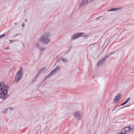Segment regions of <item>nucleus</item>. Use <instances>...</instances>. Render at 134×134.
Returning a JSON list of instances; mask_svg holds the SVG:
<instances>
[{
	"label": "nucleus",
	"instance_id": "nucleus-1",
	"mask_svg": "<svg viewBox=\"0 0 134 134\" xmlns=\"http://www.w3.org/2000/svg\"><path fill=\"white\" fill-rule=\"evenodd\" d=\"M9 90V86H7L6 87L0 88V98L2 99H6L8 97L7 94L8 91Z\"/></svg>",
	"mask_w": 134,
	"mask_h": 134
},
{
	"label": "nucleus",
	"instance_id": "nucleus-2",
	"mask_svg": "<svg viewBox=\"0 0 134 134\" xmlns=\"http://www.w3.org/2000/svg\"><path fill=\"white\" fill-rule=\"evenodd\" d=\"M50 36L49 33H45L40 38V41L42 42L43 44H47L50 42V40L49 39Z\"/></svg>",
	"mask_w": 134,
	"mask_h": 134
},
{
	"label": "nucleus",
	"instance_id": "nucleus-3",
	"mask_svg": "<svg viewBox=\"0 0 134 134\" xmlns=\"http://www.w3.org/2000/svg\"><path fill=\"white\" fill-rule=\"evenodd\" d=\"M88 4L87 0H82L79 4L78 8L79 9H81L83 8L84 5H87Z\"/></svg>",
	"mask_w": 134,
	"mask_h": 134
},
{
	"label": "nucleus",
	"instance_id": "nucleus-4",
	"mask_svg": "<svg viewBox=\"0 0 134 134\" xmlns=\"http://www.w3.org/2000/svg\"><path fill=\"white\" fill-rule=\"evenodd\" d=\"M74 116L76 119L80 120L81 119L82 115L80 112L78 111L75 112Z\"/></svg>",
	"mask_w": 134,
	"mask_h": 134
},
{
	"label": "nucleus",
	"instance_id": "nucleus-5",
	"mask_svg": "<svg viewBox=\"0 0 134 134\" xmlns=\"http://www.w3.org/2000/svg\"><path fill=\"white\" fill-rule=\"evenodd\" d=\"M22 76V74L21 73H20V75L17 74L14 79V82H18L19 80L21 79Z\"/></svg>",
	"mask_w": 134,
	"mask_h": 134
},
{
	"label": "nucleus",
	"instance_id": "nucleus-6",
	"mask_svg": "<svg viewBox=\"0 0 134 134\" xmlns=\"http://www.w3.org/2000/svg\"><path fill=\"white\" fill-rule=\"evenodd\" d=\"M107 60V59L105 58H103L101 59L98 62L97 65L98 66H100L101 64H104V63Z\"/></svg>",
	"mask_w": 134,
	"mask_h": 134
},
{
	"label": "nucleus",
	"instance_id": "nucleus-7",
	"mask_svg": "<svg viewBox=\"0 0 134 134\" xmlns=\"http://www.w3.org/2000/svg\"><path fill=\"white\" fill-rule=\"evenodd\" d=\"M121 96V94L120 93H119L114 98V100L115 101V100H116V102H114L116 103L119 101L121 98V97H120Z\"/></svg>",
	"mask_w": 134,
	"mask_h": 134
},
{
	"label": "nucleus",
	"instance_id": "nucleus-8",
	"mask_svg": "<svg viewBox=\"0 0 134 134\" xmlns=\"http://www.w3.org/2000/svg\"><path fill=\"white\" fill-rule=\"evenodd\" d=\"M78 34H79V37H87L88 36V34H85V33L82 32L78 33Z\"/></svg>",
	"mask_w": 134,
	"mask_h": 134
},
{
	"label": "nucleus",
	"instance_id": "nucleus-9",
	"mask_svg": "<svg viewBox=\"0 0 134 134\" xmlns=\"http://www.w3.org/2000/svg\"><path fill=\"white\" fill-rule=\"evenodd\" d=\"M60 68V67L59 66H57L55 69H54L52 71H53V72L55 74L57 71H58Z\"/></svg>",
	"mask_w": 134,
	"mask_h": 134
},
{
	"label": "nucleus",
	"instance_id": "nucleus-10",
	"mask_svg": "<svg viewBox=\"0 0 134 134\" xmlns=\"http://www.w3.org/2000/svg\"><path fill=\"white\" fill-rule=\"evenodd\" d=\"M78 33L75 34L73 35L72 36V38L74 40L76 39L77 38L79 37Z\"/></svg>",
	"mask_w": 134,
	"mask_h": 134
},
{
	"label": "nucleus",
	"instance_id": "nucleus-11",
	"mask_svg": "<svg viewBox=\"0 0 134 134\" xmlns=\"http://www.w3.org/2000/svg\"><path fill=\"white\" fill-rule=\"evenodd\" d=\"M5 85L4 84V82H2L0 83V88L1 87L2 88H5L6 87Z\"/></svg>",
	"mask_w": 134,
	"mask_h": 134
},
{
	"label": "nucleus",
	"instance_id": "nucleus-12",
	"mask_svg": "<svg viewBox=\"0 0 134 134\" xmlns=\"http://www.w3.org/2000/svg\"><path fill=\"white\" fill-rule=\"evenodd\" d=\"M53 71H52L45 78V79H46L47 78H50L51 76L53 75L54 74L53 72Z\"/></svg>",
	"mask_w": 134,
	"mask_h": 134
},
{
	"label": "nucleus",
	"instance_id": "nucleus-13",
	"mask_svg": "<svg viewBox=\"0 0 134 134\" xmlns=\"http://www.w3.org/2000/svg\"><path fill=\"white\" fill-rule=\"evenodd\" d=\"M46 48L44 46H40L39 47V49L41 51H43L45 50Z\"/></svg>",
	"mask_w": 134,
	"mask_h": 134
},
{
	"label": "nucleus",
	"instance_id": "nucleus-14",
	"mask_svg": "<svg viewBox=\"0 0 134 134\" xmlns=\"http://www.w3.org/2000/svg\"><path fill=\"white\" fill-rule=\"evenodd\" d=\"M23 69L21 67H20V70L18 72L17 74H19L20 75V73L21 74L23 75Z\"/></svg>",
	"mask_w": 134,
	"mask_h": 134
},
{
	"label": "nucleus",
	"instance_id": "nucleus-15",
	"mask_svg": "<svg viewBox=\"0 0 134 134\" xmlns=\"http://www.w3.org/2000/svg\"><path fill=\"white\" fill-rule=\"evenodd\" d=\"M47 70L46 68L45 67L43 68L42 69H41L40 72H44Z\"/></svg>",
	"mask_w": 134,
	"mask_h": 134
},
{
	"label": "nucleus",
	"instance_id": "nucleus-16",
	"mask_svg": "<svg viewBox=\"0 0 134 134\" xmlns=\"http://www.w3.org/2000/svg\"><path fill=\"white\" fill-rule=\"evenodd\" d=\"M118 9H119V8H112V9H110L109 10H108L107 11H114L115 10H117Z\"/></svg>",
	"mask_w": 134,
	"mask_h": 134
},
{
	"label": "nucleus",
	"instance_id": "nucleus-17",
	"mask_svg": "<svg viewBox=\"0 0 134 134\" xmlns=\"http://www.w3.org/2000/svg\"><path fill=\"white\" fill-rule=\"evenodd\" d=\"M125 130L123 129L122 131L118 134H125L126 133Z\"/></svg>",
	"mask_w": 134,
	"mask_h": 134
},
{
	"label": "nucleus",
	"instance_id": "nucleus-18",
	"mask_svg": "<svg viewBox=\"0 0 134 134\" xmlns=\"http://www.w3.org/2000/svg\"><path fill=\"white\" fill-rule=\"evenodd\" d=\"M124 129V130H125V132H126L129 130L130 128L128 127H125Z\"/></svg>",
	"mask_w": 134,
	"mask_h": 134
},
{
	"label": "nucleus",
	"instance_id": "nucleus-19",
	"mask_svg": "<svg viewBox=\"0 0 134 134\" xmlns=\"http://www.w3.org/2000/svg\"><path fill=\"white\" fill-rule=\"evenodd\" d=\"M62 61L63 62L66 63L68 61V59H65L64 58H62Z\"/></svg>",
	"mask_w": 134,
	"mask_h": 134
},
{
	"label": "nucleus",
	"instance_id": "nucleus-20",
	"mask_svg": "<svg viewBox=\"0 0 134 134\" xmlns=\"http://www.w3.org/2000/svg\"><path fill=\"white\" fill-rule=\"evenodd\" d=\"M95 1V0H87V1L88 2V4H89Z\"/></svg>",
	"mask_w": 134,
	"mask_h": 134
},
{
	"label": "nucleus",
	"instance_id": "nucleus-21",
	"mask_svg": "<svg viewBox=\"0 0 134 134\" xmlns=\"http://www.w3.org/2000/svg\"><path fill=\"white\" fill-rule=\"evenodd\" d=\"M40 46V44L38 43H37L35 45V47L37 48H38L40 47L39 46Z\"/></svg>",
	"mask_w": 134,
	"mask_h": 134
},
{
	"label": "nucleus",
	"instance_id": "nucleus-22",
	"mask_svg": "<svg viewBox=\"0 0 134 134\" xmlns=\"http://www.w3.org/2000/svg\"><path fill=\"white\" fill-rule=\"evenodd\" d=\"M130 128V129L129 130L131 131H132L134 130V128H131L130 127H129Z\"/></svg>",
	"mask_w": 134,
	"mask_h": 134
},
{
	"label": "nucleus",
	"instance_id": "nucleus-23",
	"mask_svg": "<svg viewBox=\"0 0 134 134\" xmlns=\"http://www.w3.org/2000/svg\"><path fill=\"white\" fill-rule=\"evenodd\" d=\"M8 109V108L7 109H5V110H4L3 111V112L5 113L7 112V110Z\"/></svg>",
	"mask_w": 134,
	"mask_h": 134
},
{
	"label": "nucleus",
	"instance_id": "nucleus-24",
	"mask_svg": "<svg viewBox=\"0 0 134 134\" xmlns=\"http://www.w3.org/2000/svg\"><path fill=\"white\" fill-rule=\"evenodd\" d=\"M36 80V77H34L33 79V82H34Z\"/></svg>",
	"mask_w": 134,
	"mask_h": 134
},
{
	"label": "nucleus",
	"instance_id": "nucleus-25",
	"mask_svg": "<svg viewBox=\"0 0 134 134\" xmlns=\"http://www.w3.org/2000/svg\"><path fill=\"white\" fill-rule=\"evenodd\" d=\"M130 98H129L128 99H127L125 102L126 104L128 102L129 100L130 99Z\"/></svg>",
	"mask_w": 134,
	"mask_h": 134
},
{
	"label": "nucleus",
	"instance_id": "nucleus-26",
	"mask_svg": "<svg viewBox=\"0 0 134 134\" xmlns=\"http://www.w3.org/2000/svg\"><path fill=\"white\" fill-rule=\"evenodd\" d=\"M126 104V103H125V102H124V103H122V104H121V105L120 106H122V105H125Z\"/></svg>",
	"mask_w": 134,
	"mask_h": 134
},
{
	"label": "nucleus",
	"instance_id": "nucleus-27",
	"mask_svg": "<svg viewBox=\"0 0 134 134\" xmlns=\"http://www.w3.org/2000/svg\"><path fill=\"white\" fill-rule=\"evenodd\" d=\"M109 57L108 56V55H107V56H105L104 57V58H105L106 59H107V58Z\"/></svg>",
	"mask_w": 134,
	"mask_h": 134
},
{
	"label": "nucleus",
	"instance_id": "nucleus-28",
	"mask_svg": "<svg viewBox=\"0 0 134 134\" xmlns=\"http://www.w3.org/2000/svg\"><path fill=\"white\" fill-rule=\"evenodd\" d=\"M22 26L23 27H24V26H25V24H24V23H23V24H22Z\"/></svg>",
	"mask_w": 134,
	"mask_h": 134
},
{
	"label": "nucleus",
	"instance_id": "nucleus-29",
	"mask_svg": "<svg viewBox=\"0 0 134 134\" xmlns=\"http://www.w3.org/2000/svg\"><path fill=\"white\" fill-rule=\"evenodd\" d=\"M110 55H113L114 54V52H112L111 53H110Z\"/></svg>",
	"mask_w": 134,
	"mask_h": 134
},
{
	"label": "nucleus",
	"instance_id": "nucleus-30",
	"mask_svg": "<svg viewBox=\"0 0 134 134\" xmlns=\"http://www.w3.org/2000/svg\"><path fill=\"white\" fill-rule=\"evenodd\" d=\"M62 58H59L58 59V61H60L61 60H62Z\"/></svg>",
	"mask_w": 134,
	"mask_h": 134
},
{
	"label": "nucleus",
	"instance_id": "nucleus-31",
	"mask_svg": "<svg viewBox=\"0 0 134 134\" xmlns=\"http://www.w3.org/2000/svg\"><path fill=\"white\" fill-rule=\"evenodd\" d=\"M2 36V37H3L5 36V34H3L2 35H1Z\"/></svg>",
	"mask_w": 134,
	"mask_h": 134
},
{
	"label": "nucleus",
	"instance_id": "nucleus-32",
	"mask_svg": "<svg viewBox=\"0 0 134 134\" xmlns=\"http://www.w3.org/2000/svg\"><path fill=\"white\" fill-rule=\"evenodd\" d=\"M107 55H108L109 57V56L111 55H110V53L108 54Z\"/></svg>",
	"mask_w": 134,
	"mask_h": 134
},
{
	"label": "nucleus",
	"instance_id": "nucleus-33",
	"mask_svg": "<svg viewBox=\"0 0 134 134\" xmlns=\"http://www.w3.org/2000/svg\"><path fill=\"white\" fill-rule=\"evenodd\" d=\"M40 73V72L36 76V77H38V75L39 74V73Z\"/></svg>",
	"mask_w": 134,
	"mask_h": 134
},
{
	"label": "nucleus",
	"instance_id": "nucleus-34",
	"mask_svg": "<svg viewBox=\"0 0 134 134\" xmlns=\"http://www.w3.org/2000/svg\"><path fill=\"white\" fill-rule=\"evenodd\" d=\"M9 41L11 42V43H9V44H10L11 43H13V41H12V40H9Z\"/></svg>",
	"mask_w": 134,
	"mask_h": 134
},
{
	"label": "nucleus",
	"instance_id": "nucleus-35",
	"mask_svg": "<svg viewBox=\"0 0 134 134\" xmlns=\"http://www.w3.org/2000/svg\"><path fill=\"white\" fill-rule=\"evenodd\" d=\"M101 17V16L99 17H98V18H96V20H98V19H99Z\"/></svg>",
	"mask_w": 134,
	"mask_h": 134
},
{
	"label": "nucleus",
	"instance_id": "nucleus-36",
	"mask_svg": "<svg viewBox=\"0 0 134 134\" xmlns=\"http://www.w3.org/2000/svg\"><path fill=\"white\" fill-rule=\"evenodd\" d=\"M10 109L11 110H13V108H10Z\"/></svg>",
	"mask_w": 134,
	"mask_h": 134
},
{
	"label": "nucleus",
	"instance_id": "nucleus-37",
	"mask_svg": "<svg viewBox=\"0 0 134 134\" xmlns=\"http://www.w3.org/2000/svg\"><path fill=\"white\" fill-rule=\"evenodd\" d=\"M27 21V19H25V21L26 22Z\"/></svg>",
	"mask_w": 134,
	"mask_h": 134
},
{
	"label": "nucleus",
	"instance_id": "nucleus-38",
	"mask_svg": "<svg viewBox=\"0 0 134 134\" xmlns=\"http://www.w3.org/2000/svg\"><path fill=\"white\" fill-rule=\"evenodd\" d=\"M2 36L1 35V36H0V39L1 38H2Z\"/></svg>",
	"mask_w": 134,
	"mask_h": 134
},
{
	"label": "nucleus",
	"instance_id": "nucleus-39",
	"mask_svg": "<svg viewBox=\"0 0 134 134\" xmlns=\"http://www.w3.org/2000/svg\"><path fill=\"white\" fill-rule=\"evenodd\" d=\"M72 46H71L70 47V48H72Z\"/></svg>",
	"mask_w": 134,
	"mask_h": 134
},
{
	"label": "nucleus",
	"instance_id": "nucleus-40",
	"mask_svg": "<svg viewBox=\"0 0 134 134\" xmlns=\"http://www.w3.org/2000/svg\"><path fill=\"white\" fill-rule=\"evenodd\" d=\"M122 107L121 108H120V109H122V108H124V107Z\"/></svg>",
	"mask_w": 134,
	"mask_h": 134
},
{
	"label": "nucleus",
	"instance_id": "nucleus-41",
	"mask_svg": "<svg viewBox=\"0 0 134 134\" xmlns=\"http://www.w3.org/2000/svg\"><path fill=\"white\" fill-rule=\"evenodd\" d=\"M25 1H27V0H24Z\"/></svg>",
	"mask_w": 134,
	"mask_h": 134
},
{
	"label": "nucleus",
	"instance_id": "nucleus-42",
	"mask_svg": "<svg viewBox=\"0 0 134 134\" xmlns=\"http://www.w3.org/2000/svg\"><path fill=\"white\" fill-rule=\"evenodd\" d=\"M68 53H68H67V52H66V53Z\"/></svg>",
	"mask_w": 134,
	"mask_h": 134
}]
</instances>
